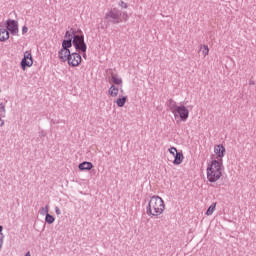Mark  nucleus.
I'll return each instance as SVG.
<instances>
[{"label":"nucleus","mask_w":256,"mask_h":256,"mask_svg":"<svg viewBox=\"0 0 256 256\" xmlns=\"http://www.w3.org/2000/svg\"><path fill=\"white\" fill-rule=\"evenodd\" d=\"M250 85H253V82H250Z\"/></svg>","instance_id":"c756f323"},{"label":"nucleus","mask_w":256,"mask_h":256,"mask_svg":"<svg viewBox=\"0 0 256 256\" xmlns=\"http://www.w3.org/2000/svg\"><path fill=\"white\" fill-rule=\"evenodd\" d=\"M118 5H119V7H121V9H127V7H128L127 3L123 2V1H120Z\"/></svg>","instance_id":"b1692460"},{"label":"nucleus","mask_w":256,"mask_h":256,"mask_svg":"<svg viewBox=\"0 0 256 256\" xmlns=\"http://www.w3.org/2000/svg\"><path fill=\"white\" fill-rule=\"evenodd\" d=\"M72 45L76 51L87 53V44H85V36L83 34H76L74 40H72Z\"/></svg>","instance_id":"20e7f679"},{"label":"nucleus","mask_w":256,"mask_h":256,"mask_svg":"<svg viewBox=\"0 0 256 256\" xmlns=\"http://www.w3.org/2000/svg\"><path fill=\"white\" fill-rule=\"evenodd\" d=\"M215 207H217V203H212L209 208L206 211V215H211L212 213L215 212Z\"/></svg>","instance_id":"aec40b11"},{"label":"nucleus","mask_w":256,"mask_h":256,"mask_svg":"<svg viewBox=\"0 0 256 256\" xmlns=\"http://www.w3.org/2000/svg\"><path fill=\"white\" fill-rule=\"evenodd\" d=\"M164 211L165 201H163V198L157 195L152 196L146 205V214L148 217L151 219H157V217L163 215Z\"/></svg>","instance_id":"f257e3e1"},{"label":"nucleus","mask_w":256,"mask_h":256,"mask_svg":"<svg viewBox=\"0 0 256 256\" xmlns=\"http://www.w3.org/2000/svg\"><path fill=\"white\" fill-rule=\"evenodd\" d=\"M108 95H110V97H117L119 95V88L115 85H111L108 89Z\"/></svg>","instance_id":"dca6fc26"},{"label":"nucleus","mask_w":256,"mask_h":256,"mask_svg":"<svg viewBox=\"0 0 256 256\" xmlns=\"http://www.w3.org/2000/svg\"><path fill=\"white\" fill-rule=\"evenodd\" d=\"M9 40V31L3 27V26H0V41L2 43H5V41H8Z\"/></svg>","instance_id":"9b49d317"},{"label":"nucleus","mask_w":256,"mask_h":256,"mask_svg":"<svg viewBox=\"0 0 256 256\" xmlns=\"http://www.w3.org/2000/svg\"><path fill=\"white\" fill-rule=\"evenodd\" d=\"M78 168L80 169V171H91V169H93V163L82 162L79 164Z\"/></svg>","instance_id":"f8f14e48"},{"label":"nucleus","mask_w":256,"mask_h":256,"mask_svg":"<svg viewBox=\"0 0 256 256\" xmlns=\"http://www.w3.org/2000/svg\"><path fill=\"white\" fill-rule=\"evenodd\" d=\"M81 54L77 52L70 53L67 63L70 67H79L81 65Z\"/></svg>","instance_id":"423d86ee"},{"label":"nucleus","mask_w":256,"mask_h":256,"mask_svg":"<svg viewBox=\"0 0 256 256\" xmlns=\"http://www.w3.org/2000/svg\"><path fill=\"white\" fill-rule=\"evenodd\" d=\"M167 107L169 111H171L172 115H174L175 119L179 117L181 121H187L189 119V109L184 105H177V102L173 99H169L167 101Z\"/></svg>","instance_id":"7ed1b4c3"},{"label":"nucleus","mask_w":256,"mask_h":256,"mask_svg":"<svg viewBox=\"0 0 256 256\" xmlns=\"http://www.w3.org/2000/svg\"><path fill=\"white\" fill-rule=\"evenodd\" d=\"M168 151H169L170 155H173V157H175V155H177V153H179V152H177V148H175V147H170L168 149Z\"/></svg>","instance_id":"5701e85b"},{"label":"nucleus","mask_w":256,"mask_h":256,"mask_svg":"<svg viewBox=\"0 0 256 256\" xmlns=\"http://www.w3.org/2000/svg\"><path fill=\"white\" fill-rule=\"evenodd\" d=\"M225 146L224 145H215L214 146V153L216 155V159L214 161H223L225 157Z\"/></svg>","instance_id":"1a4fd4ad"},{"label":"nucleus","mask_w":256,"mask_h":256,"mask_svg":"<svg viewBox=\"0 0 256 256\" xmlns=\"http://www.w3.org/2000/svg\"><path fill=\"white\" fill-rule=\"evenodd\" d=\"M75 37H77V32H75L73 29L70 31H66V33H65L66 41L73 42L75 40Z\"/></svg>","instance_id":"2eb2a0df"},{"label":"nucleus","mask_w":256,"mask_h":256,"mask_svg":"<svg viewBox=\"0 0 256 256\" xmlns=\"http://www.w3.org/2000/svg\"><path fill=\"white\" fill-rule=\"evenodd\" d=\"M117 107H125V103H127V96L120 95L115 101Z\"/></svg>","instance_id":"4468645a"},{"label":"nucleus","mask_w":256,"mask_h":256,"mask_svg":"<svg viewBox=\"0 0 256 256\" xmlns=\"http://www.w3.org/2000/svg\"><path fill=\"white\" fill-rule=\"evenodd\" d=\"M71 55V50L69 49H65V48H61L58 51V58L60 59V61H62L63 63L67 62L69 57Z\"/></svg>","instance_id":"9d476101"},{"label":"nucleus","mask_w":256,"mask_h":256,"mask_svg":"<svg viewBox=\"0 0 256 256\" xmlns=\"http://www.w3.org/2000/svg\"><path fill=\"white\" fill-rule=\"evenodd\" d=\"M0 235H3V226L0 225Z\"/></svg>","instance_id":"c85d7f7f"},{"label":"nucleus","mask_w":256,"mask_h":256,"mask_svg":"<svg viewBox=\"0 0 256 256\" xmlns=\"http://www.w3.org/2000/svg\"><path fill=\"white\" fill-rule=\"evenodd\" d=\"M183 159H185L183 152L176 153V155H174L173 165H181L183 163Z\"/></svg>","instance_id":"ddd939ff"},{"label":"nucleus","mask_w":256,"mask_h":256,"mask_svg":"<svg viewBox=\"0 0 256 256\" xmlns=\"http://www.w3.org/2000/svg\"><path fill=\"white\" fill-rule=\"evenodd\" d=\"M0 121H1V117H0Z\"/></svg>","instance_id":"7c9ffc66"},{"label":"nucleus","mask_w":256,"mask_h":256,"mask_svg":"<svg viewBox=\"0 0 256 256\" xmlns=\"http://www.w3.org/2000/svg\"><path fill=\"white\" fill-rule=\"evenodd\" d=\"M27 31H29V28H27V26H23L22 27V34L25 35V33H27Z\"/></svg>","instance_id":"bb28decb"},{"label":"nucleus","mask_w":256,"mask_h":256,"mask_svg":"<svg viewBox=\"0 0 256 256\" xmlns=\"http://www.w3.org/2000/svg\"><path fill=\"white\" fill-rule=\"evenodd\" d=\"M200 51H202V55H204V57H207V55H209V46L201 45Z\"/></svg>","instance_id":"6ab92c4d"},{"label":"nucleus","mask_w":256,"mask_h":256,"mask_svg":"<svg viewBox=\"0 0 256 256\" xmlns=\"http://www.w3.org/2000/svg\"><path fill=\"white\" fill-rule=\"evenodd\" d=\"M73 47V42L71 40H63L62 49H71Z\"/></svg>","instance_id":"a211bd4d"},{"label":"nucleus","mask_w":256,"mask_h":256,"mask_svg":"<svg viewBox=\"0 0 256 256\" xmlns=\"http://www.w3.org/2000/svg\"><path fill=\"white\" fill-rule=\"evenodd\" d=\"M223 169V160H212L206 169L209 183H217L223 177Z\"/></svg>","instance_id":"f03ea898"},{"label":"nucleus","mask_w":256,"mask_h":256,"mask_svg":"<svg viewBox=\"0 0 256 256\" xmlns=\"http://www.w3.org/2000/svg\"><path fill=\"white\" fill-rule=\"evenodd\" d=\"M6 29L10 31L11 35H17L19 33V25L15 20H8L6 22Z\"/></svg>","instance_id":"6e6552de"},{"label":"nucleus","mask_w":256,"mask_h":256,"mask_svg":"<svg viewBox=\"0 0 256 256\" xmlns=\"http://www.w3.org/2000/svg\"><path fill=\"white\" fill-rule=\"evenodd\" d=\"M55 213L56 215H61V209L59 207H55Z\"/></svg>","instance_id":"cd10ccee"},{"label":"nucleus","mask_w":256,"mask_h":256,"mask_svg":"<svg viewBox=\"0 0 256 256\" xmlns=\"http://www.w3.org/2000/svg\"><path fill=\"white\" fill-rule=\"evenodd\" d=\"M3 239H5V235L0 234V250L3 248Z\"/></svg>","instance_id":"393cba45"},{"label":"nucleus","mask_w":256,"mask_h":256,"mask_svg":"<svg viewBox=\"0 0 256 256\" xmlns=\"http://www.w3.org/2000/svg\"><path fill=\"white\" fill-rule=\"evenodd\" d=\"M105 19H107V21H109L110 23H113L114 25H119V23L121 22V11L115 8L112 10H109L105 14Z\"/></svg>","instance_id":"39448f33"},{"label":"nucleus","mask_w":256,"mask_h":256,"mask_svg":"<svg viewBox=\"0 0 256 256\" xmlns=\"http://www.w3.org/2000/svg\"><path fill=\"white\" fill-rule=\"evenodd\" d=\"M111 81H112V83H114V85H122L123 84V80L121 79V77H119L115 74H112Z\"/></svg>","instance_id":"f3484780"},{"label":"nucleus","mask_w":256,"mask_h":256,"mask_svg":"<svg viewBox=\"0 0 256 256\" xmlns=\"http://www.w3.org/2000/svg\"><path fill=\"white\" fill-rule=\"evenodd\" d=\"M27 67H33V56L29 51H26L24 53V57L21 60V68L23 69V71H25Z\"/></svg>","instance_id":"0eeeda50"},{"label":"nucleus","mask_w":256,"mask_h":256,"mask_svg":"<svg viewBox=\"0 0 256 256\" xmlns=\"http://www.w3.org/2000/svg\"><path fill=\"white\" fill-rule=\"evenodd\" d=\"M45 222L48 223L49 225L55 223V217L51 214H47L45 217Z\"/></svg>","instance_id":"412c9836"},{"label":"nucleus","mask_w":256,"mask_h":256,"mask_svg":"<svg viewBox=\"0 0 256 256\" xmlns=\"http://www.w3.org/2000/svg\"><path fill=\"white\" fill-rule=\"evenodd\" d=\"M40 213L42 215H49V205H46L45 207L41 208Z\"/></svg>","instance_id":"4be33fe9"},{"label":"nucleus","mask_w":256,"mask_h":256,"mask_svg":"<svg viewBox=\"0 0 256 256\" xmlns=\"http://www.w3.org/2000/svg\"><path fill=\"white\" fill-rule=\"evenodd\" d=\"M0 113H5V104L0 103Z\"/></svg>","instance_id":"a878e982"}]
</instances>
